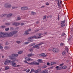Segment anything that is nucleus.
Wrapping results in <instances>:
<instances>
[{
  "instance_id": "1",
  "label": "nucleus",
  "mask_w": 73,
  "mask_h": 73,
  "mask_svg": "<svg viewBox=\"0 0 73 73\" xmlns=\"http://www.w3.org/2000/svg\"><path fill=\"white\" fill-rule=\"evenodd\" d=\"M17 33L16 31H13L11 32L9 34L0 32V37H12Z\"/></svg>"
},
{
  "instance_id": "2",
  "label": "nucleus",
  "mask_w": 73,
  "mask_h": 73,
  "mask_svg": "<svg viewBox=\"0 0 73 73\" xmlns=\"http://www.w3.org/2000/svg\"><path fill=\"white\" fill-rule=\"evenodd\" d=\"M66 68H67V67H66V66H64L62 67H59V66H56V69L57 70H61V69H66Z\"/></svg>"
},
{
  "instance_id": "3",
  "label": "nucleus",
  "mask_w": 73,
  "mask_h": 73,
  "mask_svg": "<svg viewBox=\"0 0 73 73\" xmlns=\"http://www.w3.org/2000/svg\"><path fill=\"white\" fill-rule=\"evenodd\" d=\"M52 52H54V53H57L58 52H59V50L58 49L56 48H52Z\"/></svg>"
},
{
  "instance_id": "4",
  "label": "nucleus",
  "mask_w": 73,
  "mask_h": 73,
  "mask_svg": "<svg viewBox=\"0 0 73 73\" xmlns=\"http://www.w3.org/2000/svg\"><path fill=\"white\" fill-rule=\"evenodd\" d=\"M25 63H27V64H29L30 65H36V64H37V62H33L31 63H28L26 60H25Z\"/></svg>"
},
{
  "instance_id": "5",
  "label": "nucleus",
  "mask_w": 73,
  "mask_h": 73,
  "mask_svg": "<svg viewBox=\"0 0 73 73\" xmlns=\"http://www.w3.org/2000/svg\"><path fill=\"white\" fill-rule=\"evenodd\" d=\"M9 58L10 60H12L14 61H15L16 60V58H15L14 56H9Z\"/></svg>"
},
{
  "instance_id": "6",
  "label": "nucleus",
  "mask_w": 73,
  "mask_h": 73,
  "mask_svg": "<svg viewBox=\"0 0 73 73\" xmlns=\"http://www.w3.org/2000/svg\"><path fill=\"white\" fill-rule=\"evenodd\" d=\"M56 1H58L57 4L58 5V7H60V4H62V1L60 0H55Z\"/></svg>"
},
{
  "instance_id": "7",
  "label": "nucleus",
  "mask_w": 73,
  "mask_h": 73,
  "mask_svg": "<svg viewBox=\"0 0 73 73\" xmlns=\"http://www.w3.org/2000/svg\"><path fill=\"white\" fill-rule=\"evenodd\" d=\"M4 7L5 8H11L12 6L9 4L6 3Z\"/></svg>"
},
{
  "instance_id": "8",
  "label": "nucleus",
  "mask_w": 73,
  "mask_h": 73,
  "mask_svg": "<svg viewBox=\"0 0 73 73\" xmlns=\"http://www.w3.org/2000/svg\"><path fill=\"white\" fill-rule=\"evenodd\" d=\"M11 62V61L8 60H6L5 62L4 63L5 65H7L8 63H9Z\"/></svg>"
},
{
  "instance_id": "9",
  "label": "nucleus",
  "mask_w": 73,
  "mask_h": 73,
  "mask_svg": "<svg viewBox=\"0 0 73 73\" xmlns=\"http://www.w3.org/2000/svg\"><path fill=\"white\" fill-rule=\"evenodd\" d=\"M62 54L63 56L64 57H66V52L65 51H63L62 53Z\"/></svg>"
},
{
  "instance_id": "10",
  "label": "nucleus",
  "mask_w": 73,
  "mask_h": 73,
  "mask_svg": "<svg viewBox=\"0 0 73 73\" xmlns=\"http://www.w3.org/2000/svg\"><path fill=\"white\" fill-rule=\"evenodd\" d=\"M11 64H12V66H14V67L16 66V63H14L13 61H11Z\"/></svg>"
},
{
  "instance_id": "11",
  "label": "nucleus",
  "mask_w": 73,
  "mask_h": 73,
  "mask_svg": "<svg viewBox=\"0 0 73 73\" xmlns=\"http://www.w3.org/2000/svg\"><path fill=\"white\" fill-rule=\"evenodd\" d=\"M31 31V29H29L27 31H26L25 32V35H28L29 34V33H28V32H29V31Z\"/></svg>"
},
{
  "instance_id": "12",
  "label": "nucleus",
  "mask_w": 73,
  "mask_h": 73,
  "mask_svg": "<svg viewBox=\"0 0 73 73\" xmlns=\"http://www.w3.org/2000/svg\"><path fill=\"white\" fill-rule=\"evenodd\" d=\"M13 25L15 26H17V25H20V23L18 22H15L13 24Z\"/></svg>"
},
{
  "instance_id": "13",
  "label": "nucleus",
  "mask_w": 73,
  "mask_h": 73,
  "mask_svg": "<svg viewBox=\"0 0 73 73\" xmlns=\"http://www.w3.org/2000/svg\"><path fill=\"white\" fill-rule=\"evenodd\" d=\"M11 56H12V57H17V56H18V54H11Z\"/></svg>"
},
{
  "instance_id": "14",
  "label": "nucleus",
  "mask_w": 73,
  "mask_h": 73,
  "mask_svg": "<svg viewBox=\"0 0 73 73\" xmlns=\"http://www.w3.org/2000/svg\"><path fill=\"white\" fill-rule=\"evenodd\" d=\"M43 44V43L42 42H41L40 43H39V44L37 45V49H39V48H40V47H38L40 45H42V44Z\"/></svg>"
},
{
  "instance_id": "15",
  "label": "nucleus",
  "mask_w": 73,
  "mask_h": 73,
  "mask_svg": "<svg viewBox=\"0 0 73 73\" xmlns=\"http://www.w3.org/2000/svg\"><path fill=\"white\" fill-rule=\"evenodd\" d=\"M29 39H31L33 38H36V36H32L30 38H29Z\"/></svg>"
},
{
  "instance_id": "16",
  "label": "nucleus",
  "mask_w": 73,
  "mask_h": 73,
  "mask_svg": "<svg viewBox=\"0 0 73 73\" xmlns=\"http://www.w3.org/2000/svg\"><path fill=\"white\" fill-rule=\"evenodd\" d=\"M40 55L41 56H42L43 57H45L46 56V55H45V54L44 53L41 54Z\"/></svg>"
},
{
  "instance_id": "17",
  "label": "nucleus",
  "mask_w": 73,
  "mask_h": 73,
  "mask_svg": "<svg viewBox=\"0 0 73 73\" xmlns=\"http://www.w3.org/2000/svg\"><path fill=\"white\" fill-rule=\"evenodd\" d=\"M43 34H42L41 33H40L38 35L39 36H40V37H37V38H40V37H42V36H41Z\"/></svg>"
},
{
  "instance_id": "18",
  "label": "nucleus",
  "mask_w": 73,
  "mask_h": 73,
  "mask_svg": "<svg viewBox=\"0 0 73 73\" xmlns=\"http://www.w3.org/2000/svg\"><path fill=\"white\" fill-rule=\"evenodd\" d=\"M65 50H66L67 52L68 53V54H69V52H68V50H69V49H68V47H65Z\"/></svg>"
},
{
  "instance_id": "19",
  "label": "nucleus",
  "mask_w": 73,
  "mask_h": 73,
  "mask_svg": "<svg viewBox=\"0 0 73 73\" xmlns=\"http://www.w3.org/2000/svg\"><path fill=\"white\" fill-rule=\"evenodd\" d=\"M25 59L26 60H27V61H30V60H31V59L27 57H26Z\"/></svg>"
},
{
  "instance_id": "20",
  "label": "nucleus",
  "mask_w": 73,
  "mask_h": 73,
  "mask_svg": "<svg viewBox=\"0 0 73 73\" xmlns=\"http://www.w3.org/2000/svg\"><path fill=\"white\" fill-rule=\"evenodd\" d=\"M37 61H38L39 63H41L42 62V61L41 59H38V60Z\"/></svg>"
},
{
  "instance_id": "21",
  "label": "nucleus",
  "mask_w": 73,
  "mask_h": 73,
  "mask_svg": "<svg viewBox=\"0 0 73 73\" xmlns=\"http://www.w3.org/2000/svg\"><path fill=\"white\" fill-rule=\"evenodd\" d=\"M12 16V14H8V15H7V18H8L9 17H11V16Z\"/></svg>"
},
{
  "instance_id": "22",
  "label": "nucleus",
  "mask_w": 73,
  "mask_h": 73,
  "mask_svg": "<svg viewBox=\"0 0 73 73\" xmlns=\"http://www.w3.org/2000/svg\"><path fill=\"white\" fill-rule=\"evenodd\" d=\"M33 54H30L28 55V57H31V56H33Z\"/></svg>"
},
{
  "instance_id": "23",
  "label": "nucleus",
  "mask_w": 73,
  "mask_h": 73,
  "mask_svg": "<svg viewBox=\"0 0 73 73\" xmlns=\"http://www.w3.org/2000/svg\"><path fill=\"white\" fill-rule=\"evenodd\" d=\"M61 23V24H64L65 23V20L62 21Z\"/></svg>"
},
{
  "instance_id": "24",
  "label": "nucleus",
  "mask_w": 73,
  "mask_h": 73,
  "mask_svg": "<svg viewBox=\"0 0 73 73\" xmlns=\"http://www.w3.org/2000/svg\"><path fill=\"white\" fill-rule=\"evenodd\" d=\"M56 62H52L51 63V65H53L54 64H55Z\"/></svg>"
},
{
  "instance_id": "25",
  "label": "nucleus",
  "mask_w": 73,
  "mask_h": 73,
  "mask_svg": "<svg viewBox=\"0 0 73 73\" xmlns=\"http://www.w3.org/2000/svg\"><path fill=\"white\" fill-rule=\"evenodd\" d=\"M43 73H48V71L45 70L43 71Z\"/></svg>"
},
{
  "instance_id": "26",
  "label": "nucleus",
  "mask_w": 73,
  "mask_h": 73,
  "mask_svg": "<svg viewBox=\"0 0 73 73\" xmlns=\"http://www.w3.org/2000/svg\"><path fill=\"white\" fill-rule=\"evenodd\" d=\"M9 48L7 46H6L5 47V49H9Z\"/></svg>"
},
{
  "instance_id": "27",
  "label": "nucleus",
  "mask_w": 73,
  "mask_h": 73,
  "mask_svg": "<svg viewBox=\"0 0 73 73\" xmlns=\"http://www.w3.org/2000/svg\"><path fill=\"white\" fill-rule=\"evenodd\" d=\"M35 72V71L33 69H32L31 70V71L30 72V73H32V72Z\"/></svg>"
},
{
  "instance_id": "28",
  "label": "nucleus",
  "mask_w": 73,
  "mask_h": 73,
  "mask_svg": "<svg viewBox=\"0 0 73 73\" xmlns=\"http://www.w3.org/2000/svg\"><path fill=\"white\" fill-rule=\"evenodd\" d=\"M41 69L39 68V69H38L37 70V72H40V71H41Z\"/></svg>"
},
{
  "instance_id": "29",
  "label": "nucleus",
  "mask_w": 73,
  "mask_h": 73,
  "mask_svg": "<svg viewBox=\"0 0 73 73\" xmlns=\"http://www.w3.org/2000/svg\"><path fill=\"white\" fill-rule=\"evenodd\" d=\"M64 45H65V44H64L62 43H60V46H62H62H63Z\"/></svg>"
},
{
  "instance_id": "30",
  "label": "nucleus",
  "mask_w": 73,
  "mask_h": 73,
  "mask_svg": "<svg viewBox=\"0 0 73 73\" xmlns=\"http://www.w3.org/2000/svg\"><path fill=\"white\" fill-rule=\"evenodd\" d=\"M5 24L6 25H9L10 24V23H5Z\"/></svg>"
},
{
  "instance_id": "31",
  "label": "nucleus",
  "mask_w": 73,
  "mask_h": 73,
  "mask_svg": "<svg viewBox=\"0 0 73 73\" xmlns=\"http://www.w3.org/2000/svg\"><path fill=\"white\" fill-rule=\"evenodd\" d=\"M5 16V14L1 15H0L1 17H4Z\"/></svg>"
},
{
  "instance_id": "32",
  "label": "nucleus",
  "mask_w": 73,
  "mask_h": 73,
  "mask_svg": "<svg viewBox=\"0 0 73 73\" xmlns=\"http://www.w3.org/2000/svg\"><path fill=\"white\" fill-rule=\"evenodd\" d=\"M22 53H23V51H19L18 52V54H21Z\"/></svg>"
},
{
  "instance_id": "33",
  "label": "nucleus",
  "mask_w": 73,
  "mask_h": 73,
  "mask_svg": "<svg viewBox=\"0 0 73 73\" xmlns=\"http://www.w3.org/2000/svg\"><path fill=\"white\" fill-rule=\"evenodd\" d=\"M44 35H48V32H46L44 33Z\"/></svg>"
},
{
  "instance_id": "34",
  "label": "nucleus",
  "mask_w": 73,
  "mask_h": 73,
  "mask_svg": "<svg viewBox=\"0 0 73 73\" xmlns=\"http://www.w3.org/2000/svg\"><path fill=\"white\" fill-rule=\"evenodd\" d=\"M9 67H8V66H6L5 67V69L6 70H7V69H9Z\"/></svg>"
},
{
  "instance_id": "35",
  "label": "nucleus",
  "mask_w": 73,
  "mask_h": 73,
  "mask_svg": "<svg viewBox=\"0 0 73 73\" xmlns=\"http://www.w3.org/2000/svg\"><path fill=\"white\" fill-rule=\"evenodd\" d=\"M46 67H47V66H46V65H44L42 66L43 68H46Z\"/></svg>"
},
{
  "instance_id": "36",
  "label": "nucleus",
  "mask_w": 73,
  "mask_h": 73,
  "mask_svg": "<svg viewBox=\"0 0 73 73\" xmlns=\"http://www.w3.org/2000/svg\"><path fill=\"white\" fill-rule=\"evenodd\" d=\"M16 42L18 43V44H20L21 43V42L19 41H17Z\"/></svg>"
},
{
  "instance_id": "37",
  "label": "nucleus",
  "mask_w": 73,
  "mask_h": 73,
  "mask_svg": "<svg viewBox=\"0 0 73 73\" xmlns=\"http://www.w3.org/2000/svg\"><path fill=\"white\" fill-rule=\"evenodd\" d=\"M33 48H31L30 49V52H32V51H33Z\"/></svg>"
},
{
  "instance_id": "38",
  "label": "nucleus",
  "mask_w": 73,
  "mask_h": 73,
  "mask_svg": "<svg viewBox=\"0 0 73 73\" xmlns=\"http://www.w3.org/2000/svg\"><path fill=\"white\" fill-rule=\"evenodd\" d=\"M46 16L45 15L43 17V20H44V19H46Z\"/></svg>"
},
{
  "instance_id": "39",
  "label": "nucleus",
  "mask_w": 73,
  "mask_h": 73,
  "mask_svg": "<svg viewBox=\"0 0 73 73\" xmlns=\"http://www.w3.org/2000/svg\"><path fill=\"white\" fill-rule=\"evenodd\" d=\"M35 13H34L33 12H31V14L32 15H35Z\"/></svg>"
},
{
  "instance_id": "40",
  "label": "nucleus",
  "mask_w": 73,
  "mask_h": 73,
  "mask_svg": "<svg viewBox=\"0 0 73 73\" xmlns=\"http://www.w3.org/2000/svg\"><path fill=\"white\" fill-rule=\"evenodd\" d=\"M9 28H7L5 29V31H9Z\"/></svg>"
},
{
  "instance_id": "41",
  "label": "nucleus",
  "mask_w": 73,
  "mask_h": 73,
  "mask_svg": "<svg viewBox=\"0 0 73 73\" xmlns=\"http://www.w3.org/2000/svg\"><path fill=\"white\" fill-rule=\"evenodd\" d=\"M1 44H0V49H3V47L1 46Z\"/></svg>"
},
{
  "instance_id": "42",
  "label": "nucleus",
  "mask_w": 73,
  "mask_h": 73,
  "mask_svg": "<svg viewBox=\"0 0 73 73\" xmlns=\"http://www.w3.org/2000/svg\"><path fill=\"white\" fill-rule=\"evenodd\" d=\"M21 10H25V9L24 7H23L21 8Z\"/></svg>"
},
{
  "instance_id": "43",
  "label": "nucleus",
  "mask_w": 73,
  "mask_h": 73,
  "mask_svg": "<svg viewBox=\"0 0 73 73\" xmlns=\"http://www.w3.org/2000/svg\"><path fill=\"white\" fill-rule=\"evenodd\" d=\"M25 7V10H27L28 9V7Z\"/></svg>"
},
{
  "instance_id": "44",
  "label": "nucleus",
  "mask_w": 73,
  "mask_h": 73,
  "mask_svg": "<svg viewBox=\"0 0 73 73\" xmlns=\"http://www.w3.org/2000/svg\"><path fill=\"white\" fill-rule=\"evenodd\" d=\"M65 24H62L61 25V27H65Z\"/></svg>"
},
{
  "instance_id": "45",
  "label": "nucleus",
  "mask_w": 73,
  "mask_h": 73,
  "mask_svg": "<svg viewBox=\"0 0 73 73\" xmlns=\"http://www.w3.org/2000/svg\"><path fill=\"white\" fill-rule=\"evenodd\" d=\"M30 71V70L29 69H28L27 71H26V72L28 73Z\"/></svg>"
},
{
  "instance_id": "46",
  "label": "nucleus",
  "mask_w": 73,
  "mask_h": 73,
  "mask_svg": "<svg viewBox=\"0 0 73 73\" xmlns=\"http://www.w3.org/2000/svg\"><path fill=\"white\" fill-rule=\"evenodd\" d=\"M33 48H37V45L34 46L33 47Z\"/></svg>"
},
{
  "instance_id": "47",
  "label": "nucleus",
  "mask_w": 73,
  "mask_h": 73,
  "mask_svg": "<svg viewBox=\"0 0 73 73\" xmlns=\"http://www.w3.org/2000/svg\"><path fill=\"white\" fill-rule=\"evenodd\" d=\"M17 20H20L21 19V18L20 17H18L17 18Z\"/></svg>"
},
{
  "instance_id": "48",
  "label": "nucleus",
  "mask_w": 73,
  "mask_h": 73,
  "mask_svg": "<svg viewBox=\"0 0 73 73\" xmlns=\"http://www.w3.org/2000/svg\"><path fill=\"white\" fill-rule=\"evenodd\" d=\"M54 67V66H52V67H51L50 68V69H53V68Z\"/></svg>"
},
{
  "instance_id": "49",
  "label": "nucleus",
  "mask_w": 73,
  "mask_h": 73,
  "mask_svg": "<svg viewBox=\"0 0 73 73\" xmlns=\"http://www.w3.org/2000/svg\"><path fill=\"white\" fill-rule=\"evenodd\" d=\"M5 26H1V28H5Z\"/></svg>"
},
{
  "instance_id": "50",
  "label": "nucleus",
  "mask_w": 73,
  "mask_h": 73,
  "mask_svg": "<svg viewBox=\"0 0 73 73\" xmlns=\"http://www.w3.org/2000/svg\"><path fill=\"white\" fill-rule=\"evenodd\" d=\"M46 5H49V3H46Z\"/></svg>"
},
{
  "instance_id": "51",
  "label": "nucleus",
  "mask_w": 73,
  "mask_h": 73,
  "mask_svg": "<svg viewBox=\"0 0 73 73\" xmlns=\"http://www.w3.org/2000/svg\"><path fill=\"white\" fill-rule=\"evenodd\" d=\"M64 65V64L63 63H62L60 65H59V66H62V65Z\"/></svg>"
},
{
  "instance_id": "52",
  "label": "nucleus",
  "mask_w": 73,
  "mask_h": 73,
  "mask_svg": "<svg viewBox=\"0 0 73 73\" xmlns=\"http://www.w3.org/2000/svg\"><path fill=\"white\" fill-rule=\"evenodd\" d=\"M47 65H50V63L48 62L47 63Z\"/></svg>"
},
{
  "instance_id": "53",
  "label": "nucleus",
  "mask_w": 73,
  "mask_h": 73,
  "mask_svg": "<svg viewBox=\"0 0 73 73\" xmlns=\"http://www.w3.org/2000/svg\"><path fill=\"white\" fill-rule=\"evenodd\" d=\"M17 8V7H12L13 9H15V8Z\"/></svg>"
},
{
  "instance_id": "54",
  "label": "nucleus",
  "mask_w": 73,
  "mask_h": 73,
  "mask_svg": "<svg viewBox=\"0 0 73 73\" xmlns=\"http://www.w3.org/2000/svg\"><path fill=\"white\" fill-rule=\"evenodd\" d=\"M29 43V42H25V44H28Z\"/></svg>"
},
{
  "instance_id": "55",
  "label": "nucleus",
  "mask_w": 73,
  "mask_h": 73,
  "mask_svg": "<svg viewBox=\"0 0 73 73\" xmlns=\"http://www.w3.org/2000/svg\"><path fill=\"white\" fill-rule=\"evenodd\" d=\"M20 65H17V66H16V67H20Z\"/></svg>"
},
{
  "instance_id": "56",
  "label": "nucleus",
  "mask_w": 73,
  "mask_h": 73,
  "mask_svg": "<svg viewBox=\"0 0 73 73\" xmlns=\"http://www.w3.org/2000/svg\"><path fill=\"white\" fill-rule=\"evenodd\" d=\"M62 36H65V33H63L62 34Z\"/></svg>"
},
{
  "instance_id": "57",
  "label": "nucleus",
  "mask_w": 73,
  "mask_h": 73,
  "mask_svg": "<svg viewBox=\"0 0 73 73\" xmlns=\"http://www.w3.org/2000/svg\"><path fill=\"white\" fill-rule=\"evenodd\" d=\"M24 25V23H22L21 24V25Z\"/></svg>"
},
{
  "instance_id": "58",
  "label": "nucleus",
  "mask_w": 73,
  "mask_h": 73,
  "mask_svg": "<svg viewBox=\"0 0 73 73\" xmlns=\"http://www.w3.org/2000/svg\"><path fill=\"white\" fill-rule=\"evenodd\" d=\"M35 45V44H32L31 45V46H33V45Z\"/></svg>"
},
{
  "instance_id": "59",
  "label": "nucleus",
  "mask_w": 73,
  "mask_h": 73,
  "mask_svg": "<svg viewBox=\"0 0 73 73\" xmlns=\"http://www.w3.org/2000/svg\"><path fill=\"white\" fill-rule=\"evenodd\" d=\"M15 61L18 62V61H19V59H16V60Z\"/></svg>"
},
{
  "instance_id": "60",
  "label": "nucleus",
  "mask_w": 73,
  "mask_h": 73,
  "mask_svg": "<svg viewBox=\"0 0 73 73\" xmlns=\"http://www.w3.org/2000/svg\"><path fill=\"white\" fill-rule=\"evenodd\" d=\"M48 50L49 51H51V49L50 48H49L48 49Z\"/></svg>"
},
{
  "instance_id": "61",
  "label": "nucleus",
  "mask_w": 73,
  "mask_h": 73,
  "mask_svg": "<svg viewBox=\"0 0 73 73\" xmlns=\"http://www.w3.org/2000/svg\"><path fill=\"white\" fill-rule=\"evenodd\" d=\"M7 44H8V42H6V45H7Z\"/></svg>"
},
{
  "instance_id": "62",
  "label": "nucleus",
  "mask_w": 73,
  "mask_h": 73,
  "mask_svg": "<svg viewBox=\"0 0 73 73\" xmlns=\"http://www.w3.org/2000/svg\"><path fill=\"white\" fill-rule=\"evenodd\" d=\"M45 6H42V7H41V8H44V7Z\"/></svg>"
},
{
  "instance_id": "63",
  "label": "nucleus",
  "mask_w": 73,
  "mask_h": 73,
  "mask_svg": "<svg viewBox=\"0 0 73 73\" xmlns=\"http://www.w3.org/2000/svg\"><path fill=\"white\" fill-rule=\"evenodd\" d=\"M50 17H52V15H50Z\"/></svg>"
},
{
  "instance_id": "64",
  "label": "nucleus",
  "mask_w": 73,
  "mask_h": 73,
  "mask_svg": "<svg viewBox=\"0 0 73 73\" xmlns=\"http://www.w3.org/2000/svg\"><path fill=\"white\" fill-rule=\"evenodd\" d=\"M4 56H2V58H4Z\"/></svg>"
}]
</instances>
